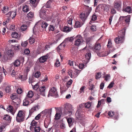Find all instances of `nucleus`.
<instances>
[{"label":"nucleus","mask_w":132,"mask_h":132,"mask_svg":"<svg viewBox=\"0 0 132 132\" xmlns=\"http://www.w3.org/2000/svg\"><path fill=\"white\" fill-rule=\"evenodd\" d=\"M37 0H30V2L31 3L33 4V5L34 7H35L37 6V4L36 2Z\"/></svg>","instance_id":"58836bf2"},{"label":"nucleus","mask_w":132,"mask_h":132,"mask_svg":"<svg viewBox=\"0 0 132 132\" xmlns=\"http://www.w3.org/2000/svg\"><path fill=\"white\" fill-rule=\"evenodd\" d=\"M84 105L85 108H89L91 106L90 102H87L85 104H84Z\"/></svg>","instance_id":"ea45409f"},{"label":"nucleus","mask_w":132,"mask_h":132,"mask_svg":"<svg viewBox=\"0 0 132 132\" xmlns=\"http://www.w3.org/2000/svg\"><path fill=\"white\" fill-rule=\"evenodd\" d=\"M84 8L85 10H84V12L81 13L80 15V18L83 22L85 20L92 10L91 7L87 5H84Z\"/></svg>","instance_id":"f03ea898"},{"label":"nucleus","mask_w":132,"mask_h":132,"mask_svg":"<svg viewBox=\"0 0 132 132\" xmlns=\"http://www.w3.org/2000/svg\"><path fill=\"white\" fill-rule=\"evenodd\" d=\"M112 46V43L111 41V39H109V41L108 43V44L107 45V46L108 48H110Z\"/></svg>","instance_id":"c03bdc74"},{"label":"nucleus","mask_w":132,"mask_h":132,"mask_svg":"<svg viewBox=\"0 0 132 132\" xmlns=\"http://www.w3.org/2000/svg\"><path fill=\"white\" fill-rule=\"evenodd\" d=\"M27 17L29 18H32L34 16V13L32 12H30L27 14Z\"/></svg>","instance_id":"49530a36"},{"label":"nucleus","mask_w":132,"mask_h":132,"mask_svg":"<svg viewBox=\"0 0 132 132\" xmlns=\"http://www.w3.org/2000/svg\"><path fill=\"white\" fill-rule=\"evenodd\" d=\"M123 10L125 11V12H128L129 13H130L131 11V9L130 7L128 6L126 8L123 9Z\"/></svg>","instance_id":"c756f323"},{"label":"nucleus","mask_w":132,"mask_h":132,"mask_svg":"<svg viewBox=\"0 0 132 132\" xmlns=\"http://www.w3.org/2000/svg\"><path fill=\"white\" fill-rule=\"evenodd\" d=\"M101 48V45L100 43H96L94 46L93 50L95 52H98Z\"/></svg>","instance_id":"4468645a"},{"label":"nucleus","mask_w":132,"mask_h":132,"mask_svg":"<svg viewBox=\"0 0 132 132\" xmlns=\"http://www.w3.org/2000/svg\"><path fill=\"white\" fill-rule=\"evenodd\" d=\"M64 47V45L62 44H60L58 47H57V51H59L62 50Z\"/></svg>","instance_id":"4c0bfd02"},{"label":"nucleus","mask_w":132,"mask_h":132,"mask_svg":"<svg viewBox=\"0 0 132 132\" xmlns=\"http://www.w3.org/2000/svg\"><path fill=\"white\" fill-rule=\"evenodd\" d=\"M101 72L96 73L95 75V79H99L101 77Z\"/></svg>","instance_id":"cd10ccee"},{"label":"nucleus","mask_w":132,"mask_h":132,"mask_svg":"<svg viewBox=\"0 0 132 132\" xmlns=\"http://www.w3.org/2000/svg\"><path fill=\"white\" fill-rule=\"evenodd\" d=\"M25 114L23 111L20 110L19 111L16 117V120L19 122H23L24 119Z\"/></svg>","instance_id":"39448f33"},{"label":"nucleus","mask_w":132,"mask_h":132,"mask_svg":"<svg viewBox=\"0 0 132 132\" xmlns=\"http://www.w3.org/2000/svg\"><path fill=\"white\" fill-rule=\"evenodd\" d=\"M111 13L112 14H114L116 13V11L114 8H113L111 9Z\"/></svg>","instance_id":"e2e57ef3"},{"label":"nucleus","mask_w":132,"mask_h":132,"mask_svg":"<svg viewBox=\"0 0 132 132\" xmlns=\"http://www.w3.org/2000/svg\"><path fill=\"white\" fill-rule=\"evenodd\" d=\"M17 92L18 94H21L22 92V90L21 88H18L17 90Z\"/></svg>","instance_id":"338daca9"},{"label":"nucleus","mask_w":132,"mask_h":132,"mask_svg":"<svg viewBox=\"0 0 132 132\" xmlns=\"http://www.w3.org/2000/svg\"><path fill=\"white\" fill-rule=\"evenodd\" d=\"M17 98V95L15 94H13L11 96V98L12 100H14Z\"/></svg>","instance_id":"a18cd8bd"},{"label":"nucleus","mask_w":132,"mask_h":132,"mask_svg":"<svg viewBox=\"0 0 132 132\" xmlns=\"http://www.w3.org/2000/svg\"><path fill=\"white\" fill-rule=\"evenodd\" d=\"M60 37L59 38H56L55 40H52L51 42L52 44H56L57 41H58V40L60 39Z\"/></svg>","instance_id":"8fccbe9b"},{"label":"nucleus","mask_w":132,"mask_h":132,"mask_svg":"<svg viewBox=\"0 0 132 132\" xmlns=\"http://www.w3.org/2000/svg\"><path fill=\"white\" fill-rule=\"evenodd\" d=\"M20 61L18 60H16L14 63V65L15 67H18L20 65Z\"/></svg>","instance_id":"a878e982"},{"label":"nucleus","mask_w":132,"mask_h":132,"mask_svg":"<svg viewBox=\"0 0 132 132\" xmlns=\"http://www.w3.org/2000/svg\"><path fill=\"white\" fill-rule=\"evenodd\" d=\"M92 38L91 37H87L86 39V44H89L91 42Z\"/></svg>","instance_id":"5fc2aeb1"},{"label":"nucleus","mask_w":132,"mask_h":132,"mask_svg":"<svg viewBox=\"0 0 132 132\" xmlns=\"http://www.w3.org/2000/svg\"><path fill=\"white\" fill-rule=\"evenodd\" d=\"M72 82V80L71 79H70L68 81L66 84V85L67 86H70L71 85Z\"/></svg>","instance_id":"bf43d9fd"},{"label":"nucleus","mask_w":132,"mask_h":132,"mask_svg":"<svg viewBox=\"0 0 132 132\" xmlns=\"http://www.w3.org/2000/svg\"><path fill=\"white\" fill-rule=\"evenodd\" d=\"M46 89V87L45 86H43L40 87L38 90H39L40 94L42 95L45 96V91Z\"/></svg>","instance_id":"f3484780"},{"label":"nucleus","mask_w":132,"mask_h":132,"mask_svg":"<svg viewBox=\"0 0 132 132\" xmlns=\"http://www.w3.org/2000/svg\"><path fill=\"white\" fill-rule=\"evenodd\" d=\"M34 100H31V102H30V101H29V99L28 98L26 97V98L23 100V104L24 106H27L29 104H30L31 103L33 102Z\"/></svg>","instance_id":"2eb2a0df"},{"label":"nucleus","mask_w":132,"mask_h":132,"mask_svg":"<svg viewBox=\"0 0 132 132\" xmlns=\"http://www.w3.org/2000/svg\"><path fill=\"white\" fill-rule=\"evenodd\" d=\"M39 106L38 105H35L33 106L29 111V114L28 118L29 117H31L32 114L35 111H37L39 110Z\"/></svg>","instance_id":"9d476101"},{"label":"nucleus","mask_w":132,"mask_h":132,"mask_svg":"<svg viewBox=\"0 0 132 132\" xmlns=\"http://www.w3.org/2000/svg\"><path fill=\"white\" fill-rule=\"evenodd\" d=\"M75 44L76 46H79L82 43L83 38L80 35H78L75 38Z\"/></svg>","instance_id":"0eeeda50"},{"label":"nucleus","mask_w":132,"mask_h":132,"mask_svg":"<svg viewBox=\"0 0 132 132\" xmlns=\"http://www.w3.org/2000/svg\"><path fill=\"white\" fill-rule=\"evenodd\" d=\"M114 82H111L109 85L108 87V88H111L113 86Z\"/></svg>","instance_id":"680f3d73"},{"label":"nucleus","mask_w":132,"mask_h":132,"mask_svg":"<svg viewBox=\"0 0 132 132\" xmlns=\"http://www.w3.org/2000/svg\"><path fill=\"white\" fill-rule=\"evenodd\" d=\"M114 7L119 11L120 10L121 5L119 2H115L114 3Z\"/></svg>","instance_id":"6ab92c4d"},{"label":"nucleus","mask_w":132,"mask_h":132,"mask_svg":"<svg viewBox=\"0 0 132 132\" xmlns=\"http://www.w3.org/2000/svg\"><path fill=\"white\" fill-rule=\"evenodd\" d=\"M110 6L109 5H105L104 6V11H107L109 10V8L110 7Z\"/></svg>","instance_id":"a19ab883"},{"label":"nucleus","mask_w":132,"mask_h":132,"mask_svg":"<svg viewBox=\"0 0 132 132\" xmlns=\"http://www.w3.org/2000/svg\"><path fill=\"white\" fill-rule=\"evenodd\" d=\"M54 2L53 0H49L46 3L45 6L47 8L51 7L53 6Z\"/></svg>","instance_id":"f8f14e48"},{"label":"nucleus","mask_w":132,"mask_h":132,"mask_svg":"<svg viewBox=\"0 0 132 132\" xmlns=\"http://www.w3.org/2000/svg\"><path fill=\"white\" fill-rule=\"evenodd\" d=\"M73 19L71 18H69L68 20V24H69L71 26L72 24V21Z\"/></svg>","instance_id":"3c124183"},{"label":"nucleus","mask_w":132,"mask_h":132,"mask_svg":"<svg viewBox=\"0 0 132 132\" xmlns=\"http://www.w3.org/2000/svg\"><path fill=\"white\" fill-rule=\"evenodd\" d=\"M75 38L74 36L70 37H68V39H69V42H72L73 39Z\"/></svg>","instance_id":"774afa93"},{"label":"nucleus","mask_w":132,"mask_h":132,"mask_svg":"<svg viewBox=\"0 0 132 132\" xmlns=\"http://www.w3.org/2000/svg\"><path fill=\"white\" fill-rule=\"evenodd\" d=\"M38 23L40 24L41 27L43 29H45L48 25L47 23L43 20H40Z\"/></svg>","instance_id":"ddd939ff"},{"label":"nucleus","mask_w":132,"mask_h":132,"mask_svg":"<svg viewBox=\"0 0 132 132\" xmlns=\"http://www.w3.org/2000/svg\"><path fill=\"white\" fill-rule=\"evenodd\" d=\"M64 109L63 111L64 114H68L69 116H70L72 113L73 110L72 105L69 103H66L64 104Z\"/></svg>","instance_id":"7ed1b4c3"},{"label":"nucleus","mask_w":132,"mask_h":132,"mask_svg":"<svg viewBox=\"0 0 132 132\" xmlns=\"http://www.w3.org/2000/svg\"><path fill=\"white\" fill-rule=\"evenodd\" d=\"M23 11L24 12H27L29 11V6L27 5L24 6L23 7Z\"/></svg>","instance_id":"b1692460"},{"label":"nucleus","mask_w":132,"mask_h":132,"mask_svg":"<svg viewBox=\"0 0 132 132\" xmlns=\"http://www.w3.org/2000/svg\"><path fill=\"white\" fill-rule=\"evenodd\" d=\"M114 114V112L111 111H109L108 113V115L110 117H112Z\"/></svg>","instance_id":"6e6d98bb"},{"label":"nucleus","mask_w":132,"mask_h":132,"mask_svg":"<svg viewBox=\"0 0 132 132\" xmlns=\"http://www.w3.org/2000/svg\"><path fill=\"white\" fill-rule=\"evenodd\" d=\"M61 116V114L59 113H56L55 116V119L56 120H59Z\"/></svg>","instance_id":"72a5a7b5"},{"label":"nucleus","mask_w":132,"mask_h":132,"mask_svg":"<svg viewBox=\"0 0 132 132\" xmlns=\"http://www.w3.org/2000/svg\"><path fill=\"white\" fill-rule=\"evenodd\" d=\"M34 127H30V130L32 131H34L35 132H39L40 131L41 128L40 127L38 126H35Z\"/></svg>","instance_id":"a211bd4d"},{"label":"nucleus","mask_w":132,"mask_h":132,"mask_svg":"<svg viewBox=\"0 0 132 132\" xmlns=\"http://www.w3.org/2000/svg\"><path fill=\"white\" fill-rule=\"evenodd\" d=\"M50 95L51 96L57 97L58 95L57 91V89L55 87H53L51 88L49 91L48 96Z\"/></svg>","instance_id":"6e6552de"},{"label":"nucleus","mask_w":132,"mask_h":132,"mask_svg":"<svg viewBox=\"0 0 132 132\" xmlns=\"http://www.w3.org/2000/svg\"><path fill=\"white\" fill-rule=\"evenodd\" d=\"M48 10L47 9L42 8L40 10L39 12V16L40 18L45 20L48 17L50 16L48 13Z\"/></svg>","instance_id":"20e7f679"},{"label":"nucleus","mask_w":132,"mask_h":132,"mask_svg":"<svg viewBox=\"0 0 132 132\" xmlns=\"http://www.w3.org/2000/svg\"><path fill=\"white\" fill-rule=\"evenodd\" d=\"M11 117L9 115L6 114L4 116L3 119L6 121H11Z\"/></svg>","instance_id":"4be33fe9"},{"label":"nucleus","mask_w":132,"mask_h":132,"mask_svg":"<svg viewBox=\"0 0 132 132\" xmlns=\"http://www.w3.org/2000/svg\"><path fill=\"white\" fill-rule=\"evenodd\" d=\"M13 52L11 50H9L7 52V55L4 56L5 61H7L9 59V56L10 57H12L13 54Z\"/></svg>","instance_id":"9b49d317"},{"label":"nucleus","mask_w":132,"mask_h":132,"mask_svg":"<svg viewBox=\"0 0 132 132\" xmlns=\"http://www.w3.org/2000/svg\"><path fill=\"white\" fill-rule=\"evenodd\" d=\"M31 85L33 89L35 90H37L39 89V83H37L35 85H33L31 84Z\"/></svg>","instance_id":"c85d7f7f"},{"label":"nucleus","mask_w":132,"mask_h":132,"mask_svg":"<svg viewBox=\"0 0 132 132\" xmlns=\"http://www.w3.org/2000/svg\"><path fill=\"white\" fill-rule=\"evenodd\" d=\"M86 87L85 86H82L80 89V91H79V93H81L82 92H84V89Z\"/></svg>","instance_id":"052dcab7"},{"label":"nucleus","mask_w":132,"mask_h":132,"mask_svg":"<svg viewBox=\"0 0 132 132\" xmlns=\"http://www.w3.org/2000/svg\"><path fill=\"white\" fill-rule=\"evenodd\" d=\"M97 18V16L95 15V14H93L91 20L92 21H94L96 20Z\"/></svg>","instance_id":"603ef678"},{"label":"nucleus","mask_w":132,"mask_h":132,"mask_svg":"<svg viewBox=\"0 0 132 132\" xmlns=\"http://www.w3.org/2000/svg\"><path fill=\"white\" fill-rule=\"evenodd\" d=\"M91 56V53L90 52L86 53V55H85L86 58L88 60H89Z\"/></svg>","instance_id":"c9c22d12"},{"label":"nucleus","mask_w":132,"mask_h":132,"mask_svg":"<svg viewBox=\"0 0 132 132\" xmlns=\"http://www.w3.org/2000/svg\"><path fill=\"white\" fill-rule=\"evenodd\" d=\"M55 27L52 25H50L48 28V30L50 31H53Z\"/></svg>","instance_id":"09e8293b"},{"label":"nucleus","mask_w":132,"mask_h":132,"mask_svg":"<svg viewBox=\"0 0 132 132\" xmlns=\"http://www.w3.org/2000/svg\"><path fill=\"white\" fill-rule=\"evenodd\" d=\"M30 53V51L29 49H25L24 51V53L25 54H28Z\"/></svg>","instance_id":"0e129e2a"},{"label":"nucleus","mask_w":132,"mask_h":132,"mask_svg":"<svg viewBox=\"0 0 132 132\" xmlns=\"http://www.w3.org/2000/svg\"><path fill=\"white\" fill-rule=\"evenodd\" d=\"M11 36L13 38H19V35L16 32H12Z\"/></svg>","instance_id":"393cba45"},{"label":"nucleus","mask_w":132,"mask_h":132,"mask_svg":"<svg viewBox=\"0 0 132 132\" xmlns=\"http://www.w3.org/2000/svg\"><path fill=\"white\" fill-rule=\"evenodd\" d=\"M40 75V72L37 71L35 74V77L36 78H38Z\"/></svg>","instance_id":"de8ad7c7"},{"label":"nucleus","mask_w":132,"mask_h":132,"mask_svg":"<svg viewBox=\"0 0 132 132\" xmlns=\"http://www.w3.org/2000/svg\"><path fill=\"white\" fill-rule=\"evenodd\" d=\"M72 29V28L71 27L65 26L63 28V30L64 32H68L71 31Z\"/></svg>","instance_id":"412c9836"},{"label":"nucleus","mask_w":132,"mask_h":132,"mask_svg":"<svg viewBox=\"0 0 132 132\" xmlns=\"http://www.w3.org/2000/svg\"><path fill=\"white\" fill-rule=\"evenodd\" d=\"M67 122L68 123L69 126V127L71 126L72 125V119L71 118H68L67 119Z\"/></svg>","instance_id":"473e14b6"},{"label":"nucleus","mask_w":132,"mask_h":132,"mask_svg":"<svg viewBox=\"0 0 132 132\" xmlns=\"http://www.w3.org/2000/svg\"><path fill=\"white\" fill-rule=\"evenodd\" d=\"M84 23L78 21H76L75 22L74 27L75 28L80 27Z\"/></svg>","instance_id":"aec40b11"},{"label":"nucleus","mask_w":132,"mask_h":132,"mask_svg":"<svg viewBox=\"0 0 132 132\" xmlns=\"http://www.w3.org/2000/svg\"><path fill=\"white\" fill-rule=\"evenodd\" d=\"M11 86H7L5 89V91L6 92L9 93L11 92Z\"/></svg>","instance_id":"2f4dec72"},{"label":"nucleus","mask_w":132,"mask_h":132,"mask_svg":"<svg viewBox=\"0 0 132 132\" xmlns=\"http://www.w3.org/2000/svg\"><path fill=\"white\" fill-rule=\"evenodd\" d=\"M27 28V26L25 24L22 25L21 27V30L22 31H25L26 30Z\"/></svg>","instance_id":"f704fd0d"},{"label":"nucleus","mask_w":132,"mask_h":132,"mask_svg":"<svg viewBox=\"0 0 132 132\" xmlns=\"http://www.w3.org/2000/svg\"><path fill=\"white\" fill-rule=\"evenodd\" d=\"M104 102V99H102L100 101H98L97 106V107L98 108L100 107L101 105V102Z\"/></svg>","instance_id":"864d4df0"},{"label":"nucleus","mask_w":132,"mask_h":132,"mask_svg":"<svg viewBox=\"0 0 132 132\" xmlns=\"http://www.w3.org/2000/svg\"><path fill=\"white\" fill-rule=\"evenodd\" d=\"M37 122H36L34 120H33L31 123V126L30 127H35V126H37Z\"/></svg>","instance_id":"7c9ffc66"},{"label":"nucleus","mask_w":132,"mask_h":132,"mask_svg":"<svg viewBox=\"0 0 132 132\" xmlns=\"http://www.w3.org/2000/svg\"><path fill=\"white\" fill-rule=\"evenodd\" d=\"M5 130V127L4 126H1L0 127V132L4 131Z\"/></svg>","instance_id":"4d7b16f0"},{"label":"nucleus","mask_w":132,"mask_h":132,"mask_svg":"<svg viewBox=\"0 0 132 132\" xmlns=\"http://www.w3.org/2000/svg\"><path fill=\"white\" fill-rule=\"evenodd\" d=\"M28 42L27 41H26L24 42H23L21 44V45L22 46L24 47H26L27 45Z\"/></svg>","instance_id":"13d9d810"},{"label":"nucleus","mask_w":132,"mask_h":132,"mask_svg":"<svg viewBox=\"0 0 132 132\" xmlns=\"http://www.w3.org/2000/svg\"><path fill=\"white\" fill-rule=\"evenodd\" d=\"M52 108L50 109H45L42 112L40 113L41 114H43L44 115L50 116L52 112Z\"/></svg>","instance_id":"1a4fd4ad"},{"label":"nucleus","mask_w":132,"mask_h":132,"mask_svg":"<svg viewBox=\"0 0 132 132\" xmlns=\"http://www.w3.org/2000/svg\"><path fill=\"white\" fill-rule=\"evenodd\" d=\"M8 9L9 8H7V7H6V6H4L3 9L2 10L3 13H7L9 10Z\"/></svg>","instance_id":"37998d69"},{"label":"nucleus","mask_w":132,"mask_h":132,"mask_svg":"<svg viewBox=\"0 0 132 132\" xmlns=\"http://www.w3.org/2000/svg\"><path fill=\"white\" fill-rule=\"evenodd\" d=\"M130 16L124 17V20L126 23H129L130 21Z\"/></svg>","instance_id":"bb28decb"},{"label":"nucleus","mask_w":132,"mask_h":132,"mask_svg":"<svg viewBox=\"0 0 132 132\" xmlns=\"http://www.w3.org/2000/svg\"><path fill=\"white\" fill-rule=\"evenodd\" d=\"M13 108L11 105H9L7 108V111L9 112H12L13 111Z\"/></svg>","instance_id":"e433bc0d"},{"label":"nucleus","mask_w":132,"mask_h":132,"mask_svg":"<svg viewBox=\"0 0 132 132\" xmlns=\"http://www.w3.org/2000/svg\"><path fill=\"white\" fill-rule=\"evenodd\" d=\"M110 75L109 74H107L106 76L105 77H104L105 78V80L106 81H107L108 80V78H110Z\"/></svg>","instance_id":"69168bd1"},{"label":"nucleus","mask_w":132,"mask_h":132,"mask_svg":"<svg viewBox=\"0 0 132 132\" xmlns=\"http://www.w3.org/2000/svg\"><path fill=\"white\" fill-rule=\"evenodd\" d=\"M29 41L30 44H32L34 43L35 40L34 38L30 37L29 39Z\"/></svg>","instance_id":"79ce46f5"},{"label":"nucleus","mask_w":132,"mask_h":132,"mask_svg":"<svg viewBox=\"0 0 132 132\" xmlns=\"http://www.w3.org/2000/svg\"><path fill=\"white\" fill-rule=\"evenodd\" d=\"M34 93L32 91H29L27 95V97L28 98H31L34 96Z\"/></svg>","instance_id":"5701e85b"},{"label":"nucleus","mask_w":132,"mask_h":132,"mask_svg":"<svg viewBox=\"0 0 132 132\" xmlns=\"http://www.w3.org/2000/svg\"><path fill=\"white\" fill-rule=\"evenodd\" d=\"M48 58V56L47 55L42 56L39 59V61L41 63H43L46 61Z\"/></svg>","instance_id":"dca6fc26"},{"label":"nucleus","mask_w":132,"mask_h":132,"mask_svg":"<svg viewBox=\"0 0 132 132\" xmlns=\"http://www.w3.org/2000/svg\"><path fill=\"white\" fill-rule=\"evenodd\" d=\"M81 71V70L76 69L74 70H72L71 69H69L68 70V73L71 78H75L78 76Z\"/></svg>","instance_id":"423d86ee"},{"label":"nucleus","mask_w":132,"mask_h":132,"mask_svg":"<svg viewBox=\"0 0 132 132\" xmlns=\"http://www.w3.org/2000/svg\"><path fill=\"white\" fill-rule=\"evenodd\" d=\"M126 30V29L124 28L120 31L119 36L114 39L116 44H119L123 42L124 40Z\"/></svg>","instance_id":"f257e3e1"}]
</instances>
